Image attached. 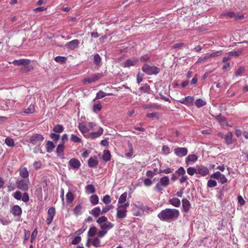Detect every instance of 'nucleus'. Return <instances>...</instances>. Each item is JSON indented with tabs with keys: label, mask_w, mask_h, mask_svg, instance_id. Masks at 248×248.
<instances>
[{
	"label": "nucleus",
	"mask_w": 248,
	"mask_h": 248,
	"mask_svg": "<svg viewBox=\"0 0 248 248\" xmlns=\"http://www.w3.org/2000/svg\"><path fill=\"white\" fill-rule=\"evenodd\" d=\"M179 215V211L177 209L166 208L162 210L157 217L161 221L170 222L177 218Z\"/></svg>",
	"instance_id": "1"
},
{
	"label": "nucleus",
	"mask_w": 248,
	"mask_h": 248,
	"mask_svg": "<svg viewBox=\"0 0 248 248\" xmlns=\"http://www.w3.org/2000/svg\"><path fill=\"white\" fill-rule=\"evenodd\" d=\"M170 184V179L168 176H164L161 178L158 183L156 184L155 189L160 193H163V188L167 187Z\"/></svg>",
	"instance_id": "2"
},
{
	"label": "nucleus",
	"mask_w": 248,
	"mask_h": 248,
	"mask_svg": "<svg viewBox=\"0 0 248 248\" xmlns=\"http://www.w3.org/2000/svg\"><path fill=\"white\" fill-rule=\"evenodd\" d=\"M142 71L147 75H157L160 70V69L155 66H150L148 64H144L142 67Z\"/></svg>",
	"instance_id": "3"
},
{
	"label": "nucleus",
	"mask_w": 248,
	"mask_h": 248,
	"mask_svg": "<svg viewBox=\"0 0 248 248\" xmlns=\"http://www.w3.org/2000/svg\"><path fill=\"white\" fill-rule=\"evenodd\" d=\"M94 126L95 124L93 122H89L87 124L82 122L79 124L78 127L81 133L85 137H86L85 134L87 133Z\"/></svg>",
	"instance_id": "4"
},
{
	"label": "nucleus",
	"mask_w": 248,
	"mask_h": 248,
	"mask_svg": "<svg viewBox=\"0 0 248 248\" xmlns=\"http://www.w3.org/2000/svg\"><path fill=\"white\" fill-rule=\"evenodd\" d=\"M44 140V137L43 135L35 134L31 137L30 142L33 145H40Z\"/></svg>",
	"instance_id": "5"
},
{
	"label": "nucleus",
	"mask_w": 248,
	"mask_h": 248,
	"mask_svg": "<svg viewBox=\"0 0 248 248\" xmlns=\"http://www.w3.org/2000/svg\"><path fill=\"white\" fill-rule=\"evenodd\" d=\"M29 181L25 179H21L16 182L17 188L22 191H27L29 189Z\"/></svg>",
	"instance_id": "6"
},
{
	"label": "nucleus",
	"mask_w": 248,
	"mask_h": 248,
	"mask_svg": "<svg viewBox=\"0 0 248 248\" xmlns=\"http://www.w3.org/2000/svg\"><path fill=\"white\" fill-rule=\"evenodd\" d=\"M103 77V74L102 73H97L92 77L84 78L82 82L84 84L95 82L101 78Z\"/></svg>",
	"instance_id": "7"
},
{
	"label": "nucleus",
	"mask_w": 248,
	"mask_h": 248,
	"mask_svg": "<svg viewBox=\"0 0 248 248\" xmlns=\"http://www.w3.org/2000/svg\"><path fill=\"white\" fill-rule=\"evenodd\" d=\"M56 213L55 208L53 207H50L47 210V217L46 220L47 225H49L53 219Z\"/></svg>",
	"instance_id": "8"
},
{
	"label": "nucleus",
	"mask_w": 248,
	"mask_h": 248,
	"mask_svg": "<svg viewBox=\"0 0 248 248\" xmlns=\"http://www.w3.org/2000/svg\"><path fill=\"white\" fill-rule=\"evenodd\" d=\"M196 174L201 176H205L209 173V170L207 167L201 165L196 167Z\"/></svg>",
	"instance_id": "9"
},
{
	"label": "nucleus",
	"mask_w": 248,
	"mask_h": 248,
	"mask_svg": "<svg viewBox=\"0 0 248 248\" xmlns=\"http://www.w3.org/2000/svg\"><path fill=\"white\" fill-rule=\"evenodd\" d=\"M139 62V59L138 58L128 59L123 63L122 66L124 67H129L130 66H135Z\"/></svg>",
	"instance_id": "10"
},
{
	"label": "nucleus",
	"mask_w": 248,
	"mask_h": 248,
	"mask_svg": "<svg viewBox=\"0 0 248 248\" xmlns=\"http://www.w3.org/2000/svg\"><path fill=\"white\" fill-rule=\"evenodd\" d=\"M188 150L185 147H177L174 150L175 154L180 157H183L187 155Z\"/></svg>",
	"instance_id": "11"
},
{
	"label": "nucleus",
	"mask_w": 248,
	"mask_h": 248,
	"mask_svg": "<svg viewBox=\"0 0 248 248\" xmlns=\"http://www.w3.org/2000/svg\"><path fill=\"white\" fill-rule=\"evenodd\" d=\"M127 210L125 209H123L120 207L118 206L117 209V214L116 217L118 218L123 219L126 217Z\"/></svg>",
	"instance_id": "12"
},
{
	"label": "nucleus",
	"mask_w": 248,
	"mask_h": 248,
	"mask_svg": "<svg viewBox=\"0 0 248 248\" xmlns=\"http://www.w3.org/2000/svg\"><path fill=\"white\" fill-rule=\"evenodd\" d=\"M79 44V42L78 40L75 39L66 44L65 46L68 49L74 50L78 46Z\"/></svg>",
	"instance_id": "13"
},
{
	"label": "nucleus",
	"mask_w": 248,
	"mask_h": 248,
	"mask_svg": "<svg viewBox=\"0 0 248 248\" xmlns=\"http://www.w3.org/2000/svg\"><path fill=\"white\" fill-rule=\"evenodd\" d=\"M31 61L29 59H20L18 60H15L13 61V63L15 65H23L26 66L29 65Z\"/></svg>",
	"instance_id": "14"
},
{
	"label": "nucleus",
	"mask_w": 248,
	"mask_h": 248,
	"mask_svg": "<svg viewBox=\"0 0 248 248\" xmlns=\"http://www.w3.org/2000/svg\"><path fill=\"white\" fill-rule=\"evenodd\" d=\"M103 133V129L100 127L97 132L91 133L86 138H91V139H94L101 136Z\"/></svg>",
	"instance_id": "15"
},
{
	"label": "nucleus",
	"mask_w": 248,
	"mask_h": 248,
	"mask_svg": "<svg viewBox=\"0 0 248 248\" xmlns=\"http://www.w3.org/2000/svg\"><path fill=\"white\" fill-rule=\"evenodd\" d=\"M69 166L73 169H78L80 166V162L76 158H72L69 161Z\"/></svg>",
	"instance_id": "16"
},
{
	"label": "nucleus",
	"mask_w": 248,
	"mask_h": 248,
	"mask_svg": "<svg viewBox=\"0 0 248 248\" xmlns=\"http://www.w3.org/2000/svg\"><path fill=\"white\" fill-rule=\"evenodd\" d=\"M11 212L14 216H20L22 214V209L19 206L16 205L12 207Z\"/></svg>",
	"instance_id": "17"
},
{
	"label": "nucleus",
	"mask_w": 248,
	"mask_h": 248,
	"mask_svg": "<svg viewBox=\"0 0 248 248\" xmlns=\"http://www.w3.org/2000/svg\"><path fill=\"white\" fill-rule=\"evenodd\" d=\"M114 225L110 222H108L106 223H104L99 226L101 230L106 231L108 232V230L112 228Z\"/></svg>",
	"instance_id": "18"
},
{
	"label": "nucleus",
	"mask_w": 248,
	"mask_h": 248,
	"mask_svg": "<svg viewBox=\"0 0 248 248\" xmlns=\"http://www.w3.org/2000/svg\"><path fill=\"white\" fill-rule=\"evenodd\" d=\"M34 111V106L33 104H31L27 108H24L21 112V113L30 114L33 113Z\"/></svg>",
	"instance_id": "19"
},
{
	"label": "nucleus",
	"mask_w": 248,
	"mask_h": 248,
	"mask_svg": "<svg viewBox=\"0 0 248 248\" xmlns=\"http://www.w3.org/2000/svg\"><path fill=\"white\" fill-rule=\"evenodd\" d=\"M182 206L183 210L185 212H188L191 207V204L189 201L186 199L182 200Z\"/></svg>",
	"instance_id": "20"
},
{
	"label": "nucleus",
	"mask_w": 248,
	"mask_h": 248,
	"mask_svg": "<svg viewBox=\"0 0 248 248\" xmlns=\"http://www.w3.org/2000/svg\"><path fill=\"white\" fill-rule=\"evenodd\" d=\"M198 159V156L197 155L194 154V155H188V156L186 157V163L188 166L189 165V162H196Z\"/></svg>",
	"instance_id": "21"
},
{
	"label": "nucleus",
	"mask_w": 248,
	"mask_h": 248,
	"mask_svg": "<svg viewBox=\"0 0 248 248\" xmlns=\"http://www.w3.org/2000/svg\"><path fill=\"white\" fill-rule=\"evenodd\" d=\"M169 202L170 204L176 207H179L181 204L180 200L177 198L170 199Z\"/></svg>",
	"instance_id": "22"
},
{
	"label": "nucleus",
	"mask_w": 248,
	"mask_h": 248,
	"mask_svg": "<svg viewBox=\"0 0 248 248\" xmlns=\"http://www.w3.org/2000/svg\"><path fill=\"white\" fill-rule=\"evenodd\" d=\"M90 214L94 217H97L101 214V209L99 207H95L90 212Z\"/></svg>",
	"instance_id": "23"
},
{
	"label": "nucleus",
	"mask_w": 248,
	"mask_h": 248,
	"mask_svg": "<svg viewBox=\"0 0 248 248\" xmlns=\"http://www.w3.org/2000/svg\"><path fill=\"white\" fill-rule=\"evenodd\" d=\"M19 171V175L21 177L26 178L29 176V172L26 168L23 167L20 168Z\"/></svg>",
	"instance_id": "24"
},
{
	"label": "nucleus",
	"mask_w": 248,
	"mask_h": 248,
	"mask_svg": "<svg viewBox=\"0 0 248 248\" xmlns=\"http://www.w3.org/2000/svg\"><path fill=\"white\" fill-rule=\"evenodd\" d=\"M232 134L231 132H228L224 137L225 142L228 145H229L232 143Z\"/></svg>",
	"instance_id": "25"
},
{
	"label": "nucleus",
	"mask_w": 248,
	"mask_h": 248,
	"mask_svg": "<svg viewBox=\"0 0 248 248\" xmlns=\"http://www.w3.org/2000/svg\"><path fill=\"white\" fill-rule=\"evenodd\" d=\"M88 166L91 168H94L97 166L98 161L95 158L90 157L88 161Z\"/></svg>",
	"instance_id": "26"
},
{
	"label": "nucleus",
	"mask_w": 248,
	"mask_h": 248,
	"mask_svg": "<svg viewBox=\"0 0 248 248\" xmlns=\"http://www.w3.org/2000/svg\"><path fill=\"white\" fill-rule=\"evenodd\" d=\"M127 145H128V147L129 150V152L128 153H126L125 154V155L126 157L129 158V157H131L132 156V155H133L134 151H133L132 144L130 141H128Z\"/></svg>",
	"instance_id": "27"
},
{
	"label": "nucleus",
	"mask_w": 248,
	"mask_h": 248,
	"mask_svg": "<svg viewBox=\"0 0 248 248\" xmlns=\"http://www.w3.org/2000/svg\"><path fill=\"white\" fill-rule=\"evenodd\" d=\"M55 145L53 142L51 141H47L46 144V151L48 153H50L52 151L53 149L55 148Z\"/></svg>",
	"instance_id": "28"
},
{
	"label": "nucleus",
	"mask_w": 248,
	"mask_h": 248,
	"mask_svg": "<svg viewBox=\"0 0 248 248\" xmlns=\"http://www.w3.org/2000/svg\"><path fill=\"white\" fill-rule=\"evenodd\" d=\"M226 15L231 18H235L236 19H242L244 18V16H238L233 12H229L226 14Z\"/></svg>",
	"instance_id": "29"
},
{
	"label": "nucleus",
	"mask_w": 248,
	"mask_h": 248,
	"mask_svg": "<svg viewBox=\"0 0 248 248\" xmlns=\"http://www.w3.org/2000/svg\"><path fill=\"white\" fill-rule=\"evenodd\" d=\"M113 95L112 93H106L102 91H99L96 95L95 99H100L107 95Z\"/></svg>",
	"instance_id": "30"
},
{
	"label": "nucleus",
	"mask_w": 248,
	"mask_h": 248,
	"mask_svg": "<svg viewBox=\"0 0 248 248\" xmlns=\"http://www.w3.org/2000/svg\"><path fill=\"white\" fill-rule=\"evenodd\" d=\"M92 245L95 248L101 247V241L99 238L97 237H96L93 239H92Z\"/></svg>",
	"instance_id": "31"
},
{
	"label": "nucleus",
	"mask_w": 248,
	"mask_h": 248,
	"mask_svg": "<svg viewBox=\"0 0 248 248\" xmlns=\"http://www.w3.org/2000/svg\"><path fill=\"white\" fill-rule=\"evenodd\" d=\"M90 201L93 205H96L99 202V198L97 195H93L90 197Z\"/></svg>",
	"instance_id": "32"
},
{
	"label": "nucleus",
	"mask_w": 248,
	"mask_h": 248,
	"mask_svg": "<svg viewBox=\"0 0 248 248\" xmlns=\"http://www.w3.org/2000/svg\"><path fill=\"white\" fill-rule=\"evenodd\" d=\"M66 200L67 203H71L74 200V196L71 192H68L66 195Z\"/></svg>",
	"instance_id": "33"
},
{
	"label": "nucleus",
	"mask_w": 248,
	"mask_h": 248,
	"mask_svg": "<svg viewBox=\"0 0 248 248\" xmlns=\"http://www.w3.org/2000/svg\"><path fill=\"white\" fill-rule=\"evenodd\" d=\"M194 98L192 96H188L185 97L186 105L191 106L193 105Z\"/></svg>",
	"instance_id": "34"
},
{
	"label": "nucleus",
	"mask_w": 248,
	"mask_h": 248,
	"mask_svg": "<svg viewBox=\"0 0 248 248\" xmlns=\"http://www.w3.org/2000/svg\"><path fill=\"white\" fill-rule=\"evenodd\" d=\"M127 193L126 192L123 193L120 197L118 200V203L119 204H123L124 203L127 199Z\"/></svg>",
	"instance_id": "35"
},
{
	"label": "nucleus",
	"mask_w": 248,
	"mask_h": 248,
	"mask_svg": "<svg viewBox=\"0 0 248 248\" xmlns=\"http://www.w3.org/2000/svg\"><path fill=\"white\" fill-rule=\"evenodd\" d=\"M85 189L88 194L93 193L95 192L94 186L93 185H88L86 186Z\"/></svg>",
	"instance_id": "36"
},
{
	"label": "nucleus",
	"mask_w": 248,
	"mask_h": 248,
	"mask_svg": "<svg viewBox=\"0 0 248 248\" xmlns=\"http://www.w3.org/2000/svg\"><path fill=\"white\" fill-rule=\"evenodd\" d=\"M108 218L105 216H101L99 217L96 220V222L100 225L104 223L108 222Z\"/></svg>",
	"instance_id": "37"
},
{
	"label": "nucleus",
	"mask_w": 248,
	"mask_h": 248,
	"mask_svg": "<svg viewBox=\"0 0 248 248\" xmlns=\"http://www.w3.org/2000/svg\"><path fill=\"white\" fill-rule=\"evenodd\" d=\"M64 130L63 126L61 124H57L53 127V131L55 133H61Z\"/></svg>",
	"instance_id": "38"
},
{
	"label": "nucleus",
	"mask_w": 248,
	"mask_h": 248,
	"mask_svg": "<svg viewBox=\"0 0 248 248\" xmlns=\"http://www.w3.org/2000/svg\"><path fill=\"white\" fill-rule=\"evenodd\" d=\"M70 140L75 143H80L82 142L81 139L75 134H72L71 135Z\"/></svg>",
	"instance_id": "39"
},
{
	"label": "nucleus",
	"mask_w": 248,
	"mask_h": 248,
	"mask_svg": "<svg viewBox=\"0 0 248 248\" xmlns=\"http://www.w3.org/2000/svg\"><path fill=\"white\" fill-rule=\"evenodd\" d=\"M97 229L95 227H93L89 229L88 235L89 237H93L96 233Z\"/></svg>",
	"instance_id": "40"
},
{
	"label": "nucleus",
	"mask_w": 248,
	"mask_h": 248,
	"mask_svg": "<svg viewBox=\"0 0 248 248\" xmlns=\"http://www.w3.org/2000/svg\"><path fill=\"white\" fill-rule=\"evenodd\" d=\"M195 104V105L198 108H200V107H202L205 105L206 103V102L204 101V100H203L202 99H198L196 100Z\"/></svg>",
	"instance_id": "41"
},
{
	"label": "nucleus",
	"mask_w": 248,
	"mask_h": 248,
	"mask_svg": "<svg viewBox=\"0 0 248 248\" xmlns=\"http://www.w3.org/2000/svg\"><path fill=\"white\" fill-rule=\"evenodd\" d=\"M228 55L231 57H238L240 56L242 54L241 50H237V51H232L229 52L228 53Z\"/></svg>",
	"instance_id": "42"
},
{
	"label": "nucleus",
	"mask_w": 248,
	"mask_h": 248,
	"mask_svg": "<svg viewBox=\"0 0 248 248\" xmlns=\"http://www.w3.org/2000/svg\"><path fill=\"white\" fill-rule=\"evenodd\" d=\"M54 60L61 63H64L66 62V58L62 56H57L55 58Z\"/></svg>",
	"instance_id": "43"
},
{
	"label": "nucleus",
	"mask_w": 248,
	"mask_h": 248,
	"mask_svg": "<svg viewBox=\"0 0 248 248\" xmlns=\"http://www.w3.org/2000/svg\"><path fill=\"white\" fill-rule=\"evenodd\" d=\"M111 155L109 151H105L103 155V159L106 161L110 160Z\"/></svg>",
	"instance_id": "44"
},
{
	"label": "nucleus",
	"mask_w": 248,
	"mask_h": 248,
	"mask_svg": "<svg viewBox=\"0 0 248 248\" xmlns=\"http://www.w3.org/2000/svg\"><path fill=\"white\" fill-rule=\"evenodd\" d=\"M175 173L178 174V176H183L185 175L186 170L183 167H180L177 170L175 171Z\"/></svg>",
	"instance_id": "45"
},
{
	"label": "nucleus",
	"mask_w": 248,
	"mask_h": 248,
	"mask_svg": "<svg viewBox=\"0 0 248 248\" xmlns=\"http://www.w3.org/2000/svg\"><path fill=\"white\" fill-rule=\"evenodd\" d=\"M5 143L6 145L10 147H13L15 145L14 140L10 138H6L5 139Z\"/></svg>",
	"instance_id": "46"
},
{
	"label": "nucleus",
	"mask_w": 248,
	"mask_h": 248,
	"mask_svg": "<svg viewBox=\"0 0 248 248\" xmlns=\"http://www.w3.org/2000/svg\"><path fill=\"white\" fill-rule=\"evenodd\" d=\"M140 90L144 93H149L150 91V86L148 84H145L140 88Z\"/></svg>",
	"instance_id": "47"
},
{
	"label": "nucleus",
	"mask_w": 248,
	"mask_h": 248,
	"mask_svg": "<svg viewBox=\"0 0 248 248\" xmlns=\"http://www.w3.org/2000/svg\"><path fill=\"white\" fill-rule=\"evenodd\" d=\"M113 208V206L112 205H109L103 207L101 212V214H104L107 213L110 209Z\"/></svg>",
	"instance_id": "48"
},
{
	"label": "nucleus",
	"mask_w": 248,
	"mask_h": 248,
	"mask_svg": "<svg viewBox=\"0 0 248 248\" xmlns=\"http://www.w3.org/2000/svg\"><path fill=\"white\" fill-rule=\"evenodd\" d=\"M217 186V183L216 181L213 180H209L207 182V187H214Z\"/></svg>",
	"instance_id": "49"
},
{
	"label": "nucleus",
	"mask_w": 248,
	"mask_h": 248,
	"mask_svg": "<svg viewBox=\"0 0 248 248\" xmlns=\"http://www.w3.org/2000/svg\"><path fill=\"white\" fill-rule=\"evenodd\" d=\"M196 167L195 168L189 167L187 169V173L191 176H193L195 173L196 174Z\"/></svg>",
	"instance_id": "50"
},
{
	"label": "nucleus",
	"mask_w": 248,
	"mask_h": 248,
	"mask_svg": "<svg viewBox=\"0 0 248 248\" xmlns=\"http://www.w3.org/2000/svg\"><path fill=\"white\" fill-rule=\"evenodd\" d=\"M111 201L110 197L108 195H105L102 199V202L106 204H109L111 202Z\"/></svg>",
	"instance_id": "51"
},
{
	"label": "nucleus",
	"mask_w": 248,
	"mask_h": 248,
	"mask_svg": "<svg viewBox=\"0 0 248 248\" xmlns=\"http://www.w3.org/2000/svg\"><path fill=\"white\" fill-rule=\"evenodd\" d=\"M64 150V144L63 143L60 144L58 145L56 149V152L58 154L62 153Z\"/></svg>",
	"instance_id": "52"
},
{
	"label": "nucleus",
	"mask_w": 248,
	"mask_h": 248,
	"mask_svg": "<svg viewBox=\"0 0 248 248\" xmlns=\"http://www.w3.org/2000/svg\"><path fill=\"white\" fill-rule=\"evenodd\" d=\"M82 206L80 204H78L74 209V213L76 215H78L81 209Z\"/></svg>",
	"instance_id": "53"
},
{
	"label": "nucleus",
	"mask_w": 248,
	"mask_h": 248,
	"mask_svg": "<svg viewBox=\"0 0 248 248\" xmlns=\"http://www.w3.org/2000/svg\"><path fill=\"white\" fill-rule=\"evenodd\" d=\"M159 116L158 112H152V113H148L147 114L146 116L150 119H154L155 117H158Z\"/></svg>",
	"instance_id": "54"
},
{
	"label": "nucleus",
	"mask_w": 248,
	"mask_h": 248,
	"mask_svg": "<svg viewBox=\"0 0 248 248\" xmlns=\"http://www.w3.org/2000/svg\"><path fill=\"white\" fill-rule=\"evenodd\" d=\"M172 170H173L171 168H167L164 170H160L159 171L157 172V173H164L165 174H169L172 172Z\"/></svg>",
	"instance_id": "55"
},
{
	"label": "nucleus",
	"mask_w": 248,
	"mask_h": 248,
	"mask_svg": "<svg viewBox=\"0 0 248 248\" xmlns=\"http://www.w3.org/2000/svg\"><path fill=\"white\" fill-rule=\"evenodd\" d=\"M50 137L51 139H52L54 141H57L60 138V135L52 133L50 135Z\"/></svg>",
	"instance_id": "56"
},
{
	"label": "nucleus",
	"mask_w": 248,
	"mask_h": 248,
	"mask_svg": "<svg viewBox=\"0 0 248 248\" xmlns=\"http://www.w3.org/2000/svg\"><path fill=\"white\" fill-rule=\"evenodd\" d=\"M162 151L165 155H168L170 153V148L167 145H164L162 147Z\"/></svg>",
	"instance_id": "57"
},
{
	"label": "nucleus",
	"mask_w": 248,
	"mask_h": 248,
	"mask_svg": "<svg viewBox=\"0 0 248 248\" xmlns=\"http://www.w3.org/2000/svg\"><path fill=\"white\" fill-rule=\"evenodd\" d=\"M222 174L220 172L218 171L212 174L211 176V178L218 180V179L220 177Z\"/></svg>",
	"instance_id": "58"
},
{
	"label": "nucleus",
	"mask_w": 248,
	"mask_h": 248,
	"mask_svg": "<svg viewBox=\"0 0 248 248\" xmlns=\"http://www.w3.org/2000/svg\"><path fill=\"white\" fill-rule=\"evenodd\" d=\"M101 57L98 54H96L94 55V62L95 64H98L101 62Z\"/></svg>",
	"instance_id": "59"
},
{
	"label": "nucleus",
	"mask_w": 248,
	"mask_h": 248,
	"mask_svg": "<svg viewBox=\"0 0 248 248\" xmlns=\"http://www.w3.org/2000/svg\"><path fill=\"white\" fill-rule=\"evenodd\" d=\"M14 197L17 200H21L22 198V194L20 191H16L14 194Z\"/></svg>",
	"instance_id": "60"
},
{
	"label": "nucleus",
	"mask_w": 248,
	"mask_h": 248,
	"mask_svg": "<svg viewBox=\"0 0 248 248\" xmlns=\"http://www.w3.org/2000/svg\"><path fill=\"white\" fill-rule=\"evenodd\" d=\"M144 186H149L152 185V181L149 178H145L143 181Z\"/></svg>",
	"instance_id": "61"
},
{
	"label": "nucleus",
	"mask_w": 248,
	"mask_h": 248,
	"mask_svg": "<svg viewBox=\"0 0 248 248\" xmlns=\"http://www.w3.org/2000/svg\"><path fill=\"white\" fill-rule=\"evenodd\" d=\"M33 165V167L35 169H39L42 167V163L41 161H35L34 162Z\"/></svg>",
	"instance_id": "62"
},
{
	"label": "nucleus",
	"mask_w": 248,
	"mask_h": 248,
	"mask_svg": "<svg viewBox=\"0 0 248 248\" xmlns=\"http://www.w3.org/2000/svg\"><path fill=\"white\" fill-rule=\"evenodd\" d=\"M219 180V182L221 184H224L228 182V179L226 178L224 174H222L220 177L218 179Z\"/></svg>",
	"instance_id": "63"
},
{
	"label": "nucleus",
	"mask_w": 248,
	"mask_h": 248,
	"mask_svg": "<svg viewBox=\"0 0 248 248\" xmlns=\"http://www.w3.org/2000/svg\"><path fill=\"white\" fill-rule=\"evenodd\" d=\"M140 61L143 62H146L150 61V57L147 55L141 56L140 58Z\"/></svg>",
	"instance_id": "64"
}]
</instances>
